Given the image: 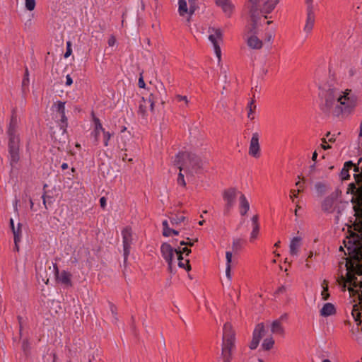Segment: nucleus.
<instances>
[{
  "instance_id": "1",
  "label": "nucleus",
  "mask_w": 362,
  "mask_h": 362,
  "mask_svg": "<svg viewBox=\"0 0 362 362\" xmlns=\"http://www.w3.org/2000/svg\"><path fill=\"white\" fill-rule=\"evenodd\" d=\"M320 96L322 100L320 109L326 114L330 113L332 109L333 114L339 116L344 112H350L355 106L354 100L348 97V93H344L341 95L338 89L329 86L321 90Z\"/></svg>"
},
{
  "instance_id": "2",
  "label": "nucleus",
  "mask_w": 362,
  "mask_h": 362,
  "mask_svg": "<svg viewBox=\"0 0 362 362\" xmlns=\"http://www.w3.org/2000/svg\"><path fill=\"white\" fill-rule=\"evenodd\" d=\"M250 13L252 22L250 33L251 35L247 39V44L251 49H259L262 47V41L256 36L257 20L259 13H271L279 3V0H248Z\"/></svg>"
},
{
  "instance_id": "3",
  "label": "nucleus",
  "mask_w": 362,
  "mask_h": 362,
  "mask_svg": "<svg viewBox=\"0 0 362 362\" xmlns=\"http://www.w3.org/2000/svg\"><path fill=\"white\" fill-rule=\"evenodd\" d=\"M354 177L356 183H351L349 186L352 188L353 192L360 197L358 204L355 209L356 221L354 224L355 230L360 234L356 237L353 236L351 239L349 240V243H351L353 240V245L348 246L347 249L350 252H356L358 255L362 245V173H355Z\"/></svg>"
},
{
  "instance_id": "4",
  "label": "nucleus",
  "mask_w": 362,
  "mask_h": 362,
  "mask_svg": "<svg viewBox=\"0 0 362 362\" xmlns=\"http://www.w3.org/2000/svg\"><path fill=\"white\" fill-rule=\"evenodd\" d=\"M204 162L198 156L189 152H180L175 156L174 165L187 176H194L202 169Z\"/></svg>"
},
{
  "instance_id": "5",
  "label": "nucleus",
  "mask_w": 362,
  "mask_h": 362,
  "mask_svg": "<svg viewBox=\"0 0 362 362\" xmlns=\"http://www.w3.org/2000/svg\"><path fill=\"white\" fill-rule=\"evenodd\" d=\"M18 132V120L16 115L11 116L8 127L7 129V135L8 137V153L10 165L13 168L16 167L20 160L19 156V143L20 139L17 133Z\"/></svg>"
},
{
  "instance_id": "6",
  "label": "nucleus",
  "mask_w": 362,
  "mask_h": 362,
  "mask_svg": "<svg viewBox=\"0 0 362 362\" xmlns=\"http://www.w3.org/2000/svg\"><path fill=\"white\" fill-rule=\"evenodd\" d=\"M235 333L230 323L226 322L223 327L222 356L224 362H230L231 351L234 346Z\"/></svg>"
},
{
  "instance_id": "7",
  "label": "nucleus",
  "mask_w": 362,
  "mask_h": 362,
  "mask_svg": "<svg viewBox=\"0 0 362 362\" xmlns=\"http://www.w3.org/2000/svg\"><path fill=\"white\" fill-rule=\"evenodd\" d=\"M337 194H332L329 196L325 198L323 202H322V210L328 214L333 213L337 211V216L335 217V220L337 223L339 221V217L343 209L337 204Z\"/></svg>"
},
{
  "instance_id": "8",
  "label": "nucleus",
  "mask_w": 362,
  "mask_h": 362,
  "mask_svg": "<svg viewBox=\"0 0 362 362\" xmlns=\"http://www.w3.org/2000/svg\"><path fill=\"white\" fill-rule=\"evenodd\" d=\"M209 40L212 43L214 52L218 58V62L221 59V50L220 43L223 40V33L219 28H209Z\"/></svg>"
},
{
  "instance_id": "9",
  "label": "nucleus",
  "mask_w": 362,
  "mask_h": 362,
  "mask_svg": "<svg viewBox=\"0 0 362 362\" xmlns=\"http://www.w3.org/2000/svg\"><path fill=\"white\" fill-rule=\"evenodd\" d=\"M176 247H173L171 245L164 243L160 246V252L163 258L166 261L168 266V270L173 272V260L176 254Z\"/></svg>"
},
{
  "instance_id": "10",
  "label": "nucleus",
  "mask_w": 362,
  "mask_h": 362,
  "mask_svg": "<svg viewBox=\"0 0 362 362\" xmlns=\"http://www.w3.org/2000/svg\"><path fill=\"white\" fill-rule=\"evenodd\" d=\"M122 235L123 240L124 261L126 262L129 255L130 254V250L133 242L132 228L129 227L124 228L122 231Z\"/></svg>"
},
{
  "instance_id": "11",
  "label": "nucleus",
  "mask_w": 362,
  "mask_h": 362,
  "mask_svg": "<svg viewBox=\"0 0 362 362\" xmlns=\"http://www.w3.org/2000/svg\"><path fill=\"white\" fill-rule=\"evenodd\" d=\"M237 195V190L235 188H229L224 191L223 198L226 202L223 213L228 215L233 208Z\"/></svg>"
},
{
  "instance_id": "12",
  "label": "nucleus",
  "mask_w": 362,
  "mask_h": 362,
  "mask_svg": "<svg viewBox=\"0 0 362 362\" xmlns=\"http://www.w3.org/2000/svg\"><path fill=\"white\" fill-rule=\"evenodd\" d=\"M53 267H54L56 280L59 283H60L66 286H72L71 280V274L69 272H66L65 270L59 272L57 264H54Z\"/></svg>"
},
{
  "instance_id": "13",
  "label": "nucleus",
  "mask_w": 362,
  "mask_h": 362,
  "mask_svg": "<svg viewBox=\"0 0 362 362\" xmlns=\"http://www.w3.org/2000/svg\"><path fill=\"white\" fill-rule=\"evenodd\" d=\"M259 134L255 132L252 135L249 146V155L254 158H259L260 156V146L259 143Z\"/></svg>"
},
{
  "instance_id": "14",
  "label": "nucleus",
  "mask_w": 362,
  "mask_h": 362,
  "mask_svg": "<svg viewBox=\"0 0 362 362\" xmlns=\"http://www.w3.org/2000/svg\"><path fill=\"white\" fill-rule=\"evenodd\" d=\"M66 128L67 124H59L58 131L53 132L52 134L53 139L59 144H64L68 139Z\"/></svg>"
},
{
  "instance_id": "15",
  "label": "nucleus",
  "mask_w": 362,
  "mask_h": 362,
  "mask_svg": "<svg viewBox=\"0 0 362 362\" xmlns=\"http://www.w3.org/2000/svg\"><path fill=\"white\" fill-rule=\"evenodd\" d=\"M306 21L305 25L303 28V30L307 35L311 33L315 21V11H306Z\"/></svg>"
},
{
  "instance_id": "16",
  "label": "nucleus",
  "mask_w": 362,
  "mask_h": 362,
  "mask_svg": "<svg viewBox=\"0 0 362 362\" xmlns=\"http://www.w3.org/2000/svg\"><path fill=\"white\" fill-rule=\"evenodd\" d=\"M216 5L220 6L227 16H230L233 10V5L230 0H214Z\"/></svg>"
},
{
  "instance_id": "17",
  "label": "nucleus",
  "mask_w": 362,
  "mask_h": 362,
  "mask_svg": "<svg viewBox=\"0 0 362 362\" xmlns=\"http://www.w3.org/2000/svg\"><path fill=\"white\" fill-rule=\"evenodd\" d=\"M55 107L59 114V124H67V117L65 115V102L57 101L55 104Z\"/></svg>"
},
{
  "instance_id": "18",
  "label": "nucleus",
  "mask_w": 362,
  "mask_h": 362,
  "mask_svg": "<svg viewBox=\"0 0 362 362\" xmlns=\"http://www.w3.org/2000/svg\"><path fill=\"white\" fill-rule=\"evenodd\" d=\"M301 245V238L294 237L291 239L289 245V252L292 256H297Z\"/></svg>"
},
{
  "instance_id": "19",
  "label": "nucleus",
  "mask_w": 362,
  "mask_h": 362,
  "mask_svg": "<svg viewBox=\"0 0 362 362\" xmlns=\"http://www.w3.org/2000/svg\"><path fill=\"white\" fill-rule=\"evenodd\" d=\"M336 313V308L334 304L331 303H326L323 305L320 310V314L322 317H329Z\"/></svg>"
},
{
  "instance_id": "20",
  "label": "nucleus",
  "mask_w": 362,
  "mask_h": 362,
  "mask_svg": "<svg viewBox=\"0 0 362 362\" xmlns=\"http://www.w3.org/2000/svg\"><path fill=\"white\" fill-rule=\"evenodd\" d=\"M239 209L241 216H245L250 209V204L243 194L239 197Z\"/></svg>"
},
{
  "instance_id": "21",
  "label": "nucleus",
  "mask_w": 362,
  "mask_h": 362,
  "mask_svg": "<svg viewBox=\"0 0 362 362\" xmlns=\"http://www.w3.org/2000/svg\"><path fill=\"white\" fill-rule=\"evenodd\" d=\"M271 332L274 334L284 335V328L280 320H274L271 325Z\"/></svg>"
},
{
  "instance_id": "22",
  "label": "nucleus",
  "mask_w": 362,
  "mask_h": 362,
  "mask_svg": "<svg viewBox=\"0 0 362 362\" xmlns=\"http://www.w3.org/2000/svg\"><path fill=\"white\" fill-rule=\"evenodd\" d=\"M232 252L227 251L226 252V275L227 278L230 280L231 279V261H232Z\"/></svg>"
},
{
  "instance_id": "23",
  "label": "nucleus",
  "mask_w": 362,
  "mask_h": 362,
  "mask_svg": "<svg viewBox=\"0 0 362 362\" xmlns=\"http://www.w3.org/2000/svg\"><path fill=\"white\" fill-rule=\"evenodd\" d=\"M93 122L95 125L93 134L95 136V140L98 141L100 132H103L105 129L103 127L102 124L98 118L95 117L93 119Z\"/></svg>"
},
{
  "instance_id": "24",
  "label": "nucleus",
  "mask_w": 362,
  "mask_h": 362,
  "mask_svg": "<svg viewBox=\"0 0 362 362\" xmlns=\"http://www.w3.org/2000/svg\"><path fill=\"white\" fill-rule=\"evenodd\" d=\"M178 13L180 16H185L186 14L189 15L187 0H178Z\"/></svg>"
},
{
  "instance_id": "25",
  "label": "nucleus",
  "mask_w": 362,
  "mask_h": 362,
  "mask_svg": "<svg viewBox=\"0 0 362 362\" xmlns=\"http://www.w3.org/2000/svg\"><path fill=\"white\" fill-rule=\"evenodd\" d=\"M264 334V326L263 323L258 324L254 331L252 334V338L260 340L262 336Z\"/></svg>"
},
{
  "instance_id": "26",
  "label": "nucleus",
  "mask_w": 362,
  "mask_h": 362,
  "mask_svg": "<svg viewBox=\"0 0 362 362\" xmlns=\"http://www.w3.org/2000/svg\"><path fill=\"white\" fill-rule=\"evenodd\" d=\"M177 257L179 267L183 268V269H186L187 271H189L191 269L189 261L188 259H186L185 262H183L184 258L182 256H181L180 251L177 252Z\"/></svg>"
},
{
  "instance_id": "27",
  "label": "nucleus",
  "mask_w": 362,
  "mask_h": 362,
  "mask_svg": "<svg viewBox=\"0 0 362 362\" xmlns=\"http://www.w3.org/2000/svg\"><path fill=\"white\" fill-rule=\"evenodd\" d=\"M14 236V243L17 246V243H18L21 240V224L20 223H18V226L16 228H13L12 230Z\"/></svg>"
},
{
  "instance_id": "28",
  "label": "nucleus",
  "mask_w": 362,
  "mask_h": 362,
  "mask_svg": "<svg viewBox=\"0 0 362 362\" xmlns=\"http://www.w3.org/2000/svg\"><path fill=\"white\" fill-rule=\"evenodd\" d=\"M322 291L321 292L322 299L323 300H327L329 298V293L328 291V281L327 280H324L322 284Z\"/></svg>"
},
{
  "instance_id": "29",
  "label": "nucleus",
  "mask_w": 362,
  "mask_h": 362,
  "mask_svg": "<svg viewBox=\"0 0 362 362\" xmlns=\"http://www.w3.org/2000/svg\"><path fill=\"white\" fill-rule=\"evenodd\" d=\"M274 344V340L272 337H268L264 339L262 347L264 350H270Z\"/></svg>"
},
{
  "instance_id": "30",
  "label": "nucleus",
  "mask_w": 362,
  "mask_h": 362,
  "mask_svg": "<svg viewBox=\"0 0 362 362\" xmlns=\"http://www.w3.org/2000/svg\"><path fill=\"white\" fill-rule=\"evenodd\" d=\"M170 223L173 226H177L184 222L185 220V217L182 214H177L174 216H172L170 218Z\"/></svg>"
},
{
  "instance_id": "31",
  "label": "nucleus",
  "mask_w": 362,
  "mask_h": 362,
  "mask_svg": "<svg viewBox=\"0 0 362 362\" xmlns=\"http://www.w3.org/2000/svg\"><path fill=\"white\" fill-rule=\"evenodd\" d=\"M243 243H244V240H243L240 238L233 239V245H232L233 250L235 252H238L239 250H240L242 249Z\"/></svg>"
},
{
  "instance_id": "32",
  "label": "nucleus",
  "mask_w": 362,
  "mask_h": 362,
  "mask_svg": "<svg viewBox=\"0 0 362 362\" xmlns=\"http://www.w3.org/2000/svg\"><path fill=\"white\" fill-rule=\"evenodd\" d=\"M247 108H248V114H247V117L250 119H254V116H253V114L255 112V110L256 109V105L255 104V101L253 100H252L248 105H247Z\"/></svg>"
},
{
  "instance_id": "33",
  "label": "nucleus",
  "mask_w": 362,
  "mask_h": 362,
  "mask_svg": "<svg viewBox=\"0 0 362 362\" xmlns=\"http://www.w3.org/2000/svg\"><path fill=\"white\" fill-rule=\"evenodd\" d=\"M259 231V225L252 226V230L250 234V240L254 241L258 236Z\"/></svg>"
},
{
  "instance_id": "34",
  "label": "nucleus",
  "mask_w": 362,
  "mask_h": 362,
  "mask_svg": "<svg viewBox=\"0 0 362 362\" xmlns=\"http://www.w3.org/2000/svg\"><path fill=\"white\" fill-rule=\"evenodd\" d=\"M144 103H147V105L149 107L151 111L153 110L154 107V97L152 94H151L148 98H143Z\"/></svg>"
},
{
  "instance_id": "35",
  "label": "nucleus",
  "mask_w": 362,
  "mask_h": 362,
  "mask_svg": "<svg viewBox=\"0 0 362 362\" xmlns=\"http://www.w3.org/2000/svg\"><path fill=\"white\" fill-rule=\"evenodd\" d=\"M197 0H187L188 1L189 7V17L190 18L192 15L194 13L197 8Z\"/></svg>"
},
{
  "instance_id": "36",
  "label": "nucleus",
  "mask_w": 362,
  "mask_h": 362,
  "mask_svg": "<svg viewBox=\"0 0 362 362\" xmlns=\"http://www.w3.org/2000/svg\"><path fill=\"white\" fill-rule=\"evenodd\" d=\"M42 200H43V204L45 207V209L48 208V205H50L53 203V197L52 196L43 194L42 196Z\"/></svg>"
},
{
  "instance_id": "37",
  "label": "nucleus",
  "mask_w": 362,
  "mask_h": 362,
  "mask_svg": "<svg viewBox=\"0 0 362 362\" xmlns=\"http://www.w3.org/2000/svg\"><path fill=\"white\" fill-rule=\"evenodd\" d=\"M147 103H144L143 100L139 104V113L142 115V117H145L147 111Z\"/></svg>"
},
{
  "instance_id": "38",
  "label": "nucleus",
  "mask_w": 362,
  "mask_h": 362,
  "mask_svg": "<svg viewBox=\"0 0 362 362\" xmlns=\"http://www.w3.org/2000/svg\"><path fill=\"white\" fill-rule=\"evenodd\" d=\"M25 5L27 10L31 11L34 10L36 3L35 0H25Z\"/></svg>"
},
{
  "instance_id": "39",
  "label": "nucleus",
  "mask_w": 362,
  "mask_h": 362,
  "mask_svg": "<svg viewBox=\"0 0 362 362\" xmlns=\"http://www.w3.org/2000/svg\"><path fill=\"white\" fill-rule=\"evenodd\" d=\"M177 182L179 185L185 187L186 182L184 177V174L182 173V171L180 170V173L177 176Z\"/></svg>"
},
{
  "instance_id": "40",
  "label": "nucleus",
  "mask_w": 362,
  "mask_h": 362,
  "mask_svg": "<svg viewBox=\"0 0 362 362\" xmlns=\"http://www.w3.org/2000/svg\"><path fill=\"white\" fill-rule=\"evenodd\" d=\"M109 305H110V310L111 314L112 315V317H113L114 320L116 322V321H117V308L115 305H113L111 303H109Z\"/></svg>"
},
{
  "instance_id": "41",
  "label": "nucleus",
  "mask_w": 362,
  "mask_h": 362,
  "mask_svg": "<svg viewBox=\"0 0 362 362\" xmlns=\"http://www.w3.org/2000/svg\"><path fill=\"white\" fill-rule=\"evenodd\" d=\"M315 189L319 193L323 194L326 191V186L322 182H317L315 184Z\"/></svg>"
},
{
  "instance_id": "42",
  "label": "nucleus",
  "mask_w": 362,
  "mask_h": 362,
  "mask_svg": "<svg viewBox=\"0 0 362 362\" xmlns=\"http://www.w3.org/2000/svg\"><path fill=\"white\" fill-rule=\"evenodd\" d=\"M353 167H354V171L358 172V167H356L354 165V164L352 163V161H347L344 163L343 168L346 169L349 171L350 169H351Z\"/></svg>"
},
{
  "instance_id": "43",
  "label": "nucleus",
  "mask_w": 362,
  "mask_h": 362,
  "mask_svg": "<svg viewBox=\"0 0 362 362\" xmlns=\"http://www.w3.org/2000/svg\"><path fill=\"white\" fill-rule=\"evenodd\" d=\"M176 252L180 251V255L182 256L183 254H186V255H188L191 252V250L189 249L187 247H176Z\"/></svg>"
},
{
  "instance_id": "44",
  "label": "nucleus",
  "mask_w": 362,
  "mask_h": 362,
  "mask_svg": "<svg viewBox=\"0 0 362 362\" xmlns=\"http://www.w3.org/2000/svg\"><path fill=\"white\" fill-rule=\"evenodd\" d=\"M103 138H104V145L107 146L108 145V141L110 139L112 134L109 132L104 131L103 132Z\"/></svg>"
},
{
  "instance_id": "45",
  "label": "nucleus",
  "mask_w": 362,
  "mask_h": 362,
  "mask_svg": "<svg viewBox=\"0 0 362 362\" xmlns=\"http://www.w3.org/2000/svg\"><path fill=\"white\" fill-rule=\"evenodd\" d=\"M22 349L25 354L29 351L30 343L28 339H23L22 342Z\"/></svg>"
},
{
  "instance_id": "46",
  "label": "nucleus",
  "mask_w": 362,
  "mask_h": 362,
  "mask_svg": "<svg viewBox=\"0 0 362 362\" xmlns=\"http://www.w3.org/2000/svg\"><path fill=\"white\" fill-rule=\"evenodd\" d=\"M306 4V11H315L313 0H305Z\"/></svg>"
},
{
  "instance_id": "47",
  "label": "nucleus",
  "mask_w": 362,
  "mask_h": 362,
  "mask_svg": "<svg viewBox=\"0 0 362 362\" xmlns=\"http://www.w3.org/2000/svg\"><path fill=\"white\" fill-rule=\"evenodd\" d=\"M187 240H188V241H185V240H182V241H180V246H182V245L193 246V245H194V242H197V239L194 240H189V238H187Z\"/></svg>"
},
{
  "instance_id": "48",
  "label": "nucleus",
  "mask_w": 362,
  "mask_h": 362,
  "mask_svg": "<svg viewBox=\"0 0 362 362\" xmlns=\"http://www.w3.org/2000/svg\"><path fill=\"white\" fill-rule=\"evenodd\" d=\"M259 341L260 340H259V339L252 338V339L250 344V348L252 350L255 349L258 346Z\"/></svg>"
},
{
  "instance_id": "49",
  "label": "nucleus",
  "mask_w": 362,
  "mask_h": 362,
  "mask_svg": "<svg viewBox=\"0 0 362 362\" xmlns=\"http://www.w3.org/2000/svg\"><path fill=\"white\" fill-rule=\"evenodd\" d=\"M71 52H72V49L71 47V42L69 41H68L66 42V51L64 54V57L65 58L69 57L71 54Z\"/></svg>"
},
{
  "instance_id": "50",
  "label": "nucleus",
  "mask_w": 362,
  "mask_h": 362,
  "mask_svg": "<svg viewBox=\"0 0 362 362\" xmlns=\"http://www.w3.org/2000/svg\"><path fill=\"white\" fill-rule=\"evenodd\" d=\"M341 177L342 180H348L350 177L349 170L346 169L342 168L341 171Z\"/></svg>"
},
{
  "instance_id": "51",
  "label": "nucleus",
  "mask_w": 362,
  "mask_h": 362,
  "mask_svg": "<svg viewBox=\"0 0 362 362\" xmlns=\"http://www.w3.org/2000/svg\"><path fill=\"white\" fill-rule=\"evenodd\" d=\"M176 100L178 102L184 101L186 105H187V103H188V100H187V98L186 96H182V95H177L176 96Z\"/></svg>"
},
{
  "instance_id": "52",
  "label": "nucleus",
  "mask_w": 362,
  "mask_h": 362,
  "mask_svg": "<svg viewBox=\"0 0 362 362\" xmlns=\"http://www.w3.org/2000/svg\"><path fill=\"white\" fill-rule=\"evenodd\" d=\"M163 235L165 237H169L172 235V229L168 228H165L163 231Z\"/></svg>"
},
{
  "instance_id": "53",
  "label": "nucleus",
  "mask_w": 362,
  "mask_h": 362,
  "mask_svg": "<svg viewBox=\"0 0 362 362\" xmlns=\"http://www.w3.org/2000/svg\"><path fill=\"white\" fill-rule=\"evenodd\" d=\"M274 37V32H269L266 35L265 40H267V42H271L273 40Z\"/></svg>"
},
{
  "instance_id": "54",
  "label": "nucleus",
  "mask_w": 362,
  "mask_h": 362,
  "mask_svg": "<svg viewBox=\"0 0 362 362\" xmlns=\"http://www.w3.org/2000/svg\"><path fill=\"white\" fill-rule=\"evenodd\" d=\"M322 144H321V146L324 150H327L331 148V146L327 144L326 139H325V138L322 139Z\"/></svg>"
},
{
  "instance_id": "55",
  "label": "nucleus",
  "mask_w": 362,
  "mask_h": 362,
  "mask_svg": "<svg viewBox=\"0 0 362 362\" xmlns=\"http://www.w3.org/2000/svg\"><path fill=\"white\" fill-rule=\"evenodd\" d=\"M296 185L298 187L297 189V192H300L303 189L304 185L301 181H298L296 183Z\"/></svg>"
},
{
  "instance_id": "56",
  "label": "nucleus",
  "mask_w": 362,
  "mask_h": 362,
  "mask_svg": "<svg viewBox=\"0 0 362 362\" xmlns=\"http://www.w3.org/2000/svg\"><path fill=\"white\" fill-rule=\"evenodd\" d=\"M258 219H259V217L257 215H255L252 217L251 218V221H252V226H255V225H259V223H258Z\"/></svg>"
},
{
  "instance_id": "57",
  "label": "nucleus",
  "mask_w": 362,
  "mask_h": 362,
  "mask_svg": "<svg viewBox=\"0 0 362 362\" xmlns=\"http://www.w3.org/2000/svg\"><path fill=\"white\" fill-rule=\"evenodd\" d=\"M298 193L299 192H297V190H296V189H291V190L290 197H291V199H292L293 202L294 201V198L298 197Z\"/></svg>"
},
{
  "instance_id": "58",
  "label": "nucleus",
  "mask_w": 362,
  "mask_h": 362,
  "mask_svg": "<svg viewBox=\"0 0 362 362\" xmlns=\"http://www.w3.org/2000/svg\"><path fill=\"white\" fill-rule=\"evenodd\" d=\"M73 83V80L70 75H66V86H71Z\"/></svg>"
},
{
  "instance_id": "59",
  "label": "nucleus",
  "mask_w": 362,
  "mask_h": 362,
  "mask_svg": "<svg viewBox=\"0 0 362 362\" xmlns=\"http://www.w3.org/2000/svg\"><path fill=\"white\" fill-rule=\"evenodd\" d=\"M106 202H107V200H106L105 197H101V198L100 199V206H101L102 208H103V209H104V208L105 207V206H106Z\"/></svg>"
},
{
  "instance_id": "60",
  "label": "nucleus",
  "mask_w": 362,
  "mask_h": 362,
  "mask_svg": "<svg viewBox=\"0 0 362 362\" xmlns=\"http://www.w3.org/2000/svg\"><path fill=\"white\" fill-rule=\"evenodd\" d=\"M116 40L115 37L112 36L108 40V45L109 46L112 47L115 44Z\"/></svg>"
},
{
  "instance_id": "61",
  "label": "nucleus",
  "mask_w": 362,
  "mask_h": 362,
  "mask_svg": "<svg viewBox=\"0 0 362 362\" xmlns=\"http://www.w3.org/2000/svg\"><path fill=\"white\" fill-rule=\"evenodd\" d=\"M138 85L140 88H144L145 87V83H144V81L143 79V77L141 76L139 78V81H138Z\"/></svg>"
},
{
  "instance_id": "62",
  "label": "nucleus",
  "mask_w": 362,
  "mask_h": 362,
  "mask_svg": "<svg viewBox=\"0 0 362 362\" xmlns=\"http://www.w3.org/2000/svg\"><path fill=\"white\" fill-rule=\"evenodd\" d=\"M285 291H286L285 286H282L277 289L276 293H284Z\"/></svg>"
},
{
  "instance_id": "63",
  "label": "nucleus",
  "mask_w": 362,
  "mask_h": 362,
  "mask_svg": "<svg viewBox=\"0 0 362 362\" xmlns=\"http://www.w3.org/2000/svg\"><path fill=\"white\" fill-rule=\"evenodd\" d=\"M28 69H26L25 71V76L23 81V83L25 84L26 81H28Z\"/></svg>"
},
{
  "instance_id": "64",
  "label": "nucleus",
  "mask_w": 362,
  "mask_h": 362,
  "mask_svg": "<svg viewBox=\"0 0 362 362\" xmlns=\"http://www.w3.org/2000/svg\"><path fill=\"white\" fill-rule=\"evenodd\" d=\"M68 167H69V166H68V164H67L66 163H63L62 164V165H61V168H62V170H66V169H67V168H68Z\"/></svg>"
}]
</instances>
